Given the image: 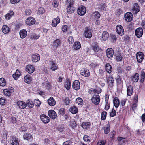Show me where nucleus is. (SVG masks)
Listing matches in <instances>:
<instances>
[{"instance_id":"nucleus-44","label":"nucleus","mask_w":145,"mask_h":145,"mask_svg":"<svg viewBox=\"0 0 145 145\" xmlns=\"http://www.w3.org/2000/svg\"><path fill=\"white\" fill-rule=\"evenodd\" d=\"M24 81L27 83H29L32 80L31 78L28 75H26L24 78Z\"/></svg>"},{"instance_id":"nucleus-59","label":"nucleus","mask_w":145,"mask_h":145,"mask_svg":"<svg viewBox=\"0 0 145 145\" xmlns=\"http://www.w3.org/2000/svg\"><path fill=\"white\" fill-rule=\"evenodd\" d=\"M31 12H32L31 10L30 9H27L25 11V14L26 16H29L31 14Z\"/></svg>"},{"instance_id":"nucleus-21","label":"nucleus","mask_w":145,"mask_h":145,"mask_svg":"<svg viewBox=\"0 0 145 145\" xmlns=\"http://www.w3.org/2000/svg\"><path fill=\"white\" fill-rule=\"evenodd\" d=\"M40 56L37 54H35L32 55V60L34 62H36L38 61L40 59Z\"/></svg>"},{"instance_id":"nucleus-58","label":"nucleus","mask_w":145,"mask_h":145,"mask_svg":"<svg viewBox=\"0 0 145 145\" xmlns=\"http://www.w3.org/2000/svg\"><path fill=\"white\" fill-rule=\"evenodd\" d=\"M116 114V110L114 109H112L111 112L110 113V117H113L115 116Z\"/></svg>"},{"instance_id":"nucleus-31","label":"nucleus","mask_w":145,"mask_h":145,"mask_svg":"<svg viewBox=\"0 0 145 145\" xmlns=\"http://www.w3.org/2000/svg\"><path fill=\"white\" fill-rule=\"evenodd\" d=\"M21 75V73L17 69L15 73L13 74L12 76L15 80H16Z\"/></svg>"},{"instance_id":"nucleus-9","label":"nucleus","mask_w":145,"mask_h":145,"mask_svg":"<svg viewBox=\"0 0 145 145\" xmlns=\"http://www.w3.org/2000/svg\"><path fill=\"white\" fill-rule=\"evenodd\" d=\"M139 7L137 3H135L133 5L132 12L133 14H137L139 11Z\"/></svg>"},{"instance_id":"nucleus-49","label":"nucleus","mask_w":145,"mask_h":145,"mask_svg":"<svg viewBox=\"0 0 145 145\" xmlns=\"http://www.w3.org/2000/svg\"><path fill=\"white\" fill-rule=\"evenodd\" d=\"M145 78V73L144 71H142L141 74V79H140V82L141 83H143L144 80Z\"/></svg>"},{"instance_id":"nucleus-57","label":"nucleus","mask_w":145,"mask_h":145,"mask_svg":"<svg viewBox=\"0 0 145 145\" xmlns=\"http://www.w3.org/2000/svg\"><path fill=\"white\" fill-rule=\"evenodd\" d=\"M44 12V10L42 7L39 8L38 10V13L39 14H42Z\"/></svg>"},{"instance_id":"nucleus-24","label":"nucleus","mask_w":145,"mask_h":145,"mask_svg":"<svg viewBox=\"0 0 145 145\" xmlns=\"http://www.w3.org/2000/svg\"><path fill=\"white\" fill-rule=\"evenodd\" d=\"M11 144L12 145H19L18 138L15 137H12L11 141Z\"/></svg>"},{"instance_id":"nucleus-36","label":"nucleus","mask_w":145,"mask_h":145,"mask_svg":"<svg viewBox=\"0 0 145 145\" xmlns=\"http://www.w3.org/2000/svg\"><path fill=\"white\" fill-rule=\"evenodd\" d=\"M116 59L118 61H121L122 59V57L121 53L120 52H118L115 54Z\"/></svg>"},{"instance_id":"nucleus-2","label":"nucleus","mask_w":145,"mask_h":145,"mask_svg":"<svg viewBox=\"0 0 145 145\" xmlns=\"http://www.w3.org/2000/svg\"><path fill=\"white\" fill-rule=\"evenodd\" d=\"M49 65L50 69L53 71L57 70L58 68V65L54 60L50 61Z\"/></svg>"},{"instance_id":"nucleus-43","label":"nucleus","mask_w":145,"mask_h":145,"mask_svg":"<svg viewBox=\"0 0 145 145\" xmlns=\"http://www.w3.org/2000/svg\"><path fill=\"white\" fill-rule=\"evenodd\" d=\"M104 132L105 134H107L109 132L110 127L109 123L106 124V126L104 127Z\"/></svg>"},{"instance_id":"nucleus-5","label":"nucleus","mask_w":145,"mask_h":145,"mask_svg":"<svg viewBox=\"0 0 145 145\" xmlns=\"http://www.w3.org/2000/svg\"><path fill=\"white\" fill-rule=\"evenodd\" d=\"M116 31L120 35L122 36L124 33V30L122 26L118 25L116 27Z\"/></svg>"},{"instance_id":"nucleus-8","label":"nucleus","mask_w":145,"mask_h":145,"mask_svg":"<svg viewBox=\"0 0 145 145\" xmlns=\"http://www.w3.org/2000/svg\"><path fill=\"white\" fill-rule=\"evenodd\" d=\"M143 33L142 29L141 27L136 29L135 31V35L138 38L141 37L143 34Z\"/></svg>"},{"instance_id":"nucleus-46","label":"nucleus","mask_w":145,"mask_h":145,"mask_svg":"<svg viewBox=\"0 0 145 145\" xmlns=\"http://www.w3.org/2000/svg\"><path fill=\"white\" fill-rule=\"evenodd\" d=\"M3 92L6 96H10L11 95V92H10V89H4L3 91Z\"/></svg>"},{"instance_id":"nucleus-6","label":"nucleus","mask_w":145,"mask_h":145,"mask_svg":"<svg viewBox=\"0 0 145 145\" xmlns=\"http://www.w3.org/2000/svg\"><path fill=\"white\" fill-rule=\"evenodd\" d=\"M86 8L83 6H80L77 10V13L80 15H83L86 13Z\"/></svg>"},{"instance_id":"nucleus-7","label":"nucleus","mask_w":145,"mask_h":145,"mask_svg":"<svg viewBox=\"0 0 145 145\" xmlns=\"http://www.w3.org/2000/svg\"><path fill=\"white\" fill-rule=\"evenodd\" d=\"M144 55L142 52H139L136 54V58L138 62L141 63L144 59Z\"/></svg>"},{"instance_id":"nucleus-38","label":"nucleus","mask_w":145,"mask_h":145,"mask_svg":"<svg viewBox=\"0 0 145 145\" xmlns=\"http://www.w3.org/2000/svg\"><path fill=\"white\" fill-rule=\"evenodd\" d=\"M90 126V124L89 122H83L82 124V127L85 129L89 128Z\"/></svg>"},{"instance_id":"nucleus-39","label":"nucleus","mask_w":145,"mask_h":145,"mask_svg":"<svg viewBox=\"0 0 145 145\" xmlns=\"http://www.w3.org/2000/svg\"><path fill=\"white\" fill-rule=\"evenodd\" d=\"M42 85L43 88L47 90H49L50 87V83L49 82L42 83Z\"/></svg>"},{"instance_id":"nucleus-60","label":"nucleus","mask_w":145,"mask_h":145,"mask_svg":"<svg viewBox=\"0 0 145 145\" xmlns=\"http://www.w3.org/2000/svg\"><path fill=\"white\" fill-rule=\"evenodd\" d=\"M68 40L69 44H72L74 42L73 37L72 36L69 37L68 38Z\"/></svg>"},{"instance_id":"nucleus-35","label":"nucleus","mask_w":145,"mask_h":145,"mask_svg":"<svg viewBox=\"0 0 145 145\" xmlns=\"http://www.w3.org/2000/svg\"><path fill=\"white\" fill-rule=\"evenodd\" d=\"M105 68L107 72L109 73H110L111 72L112 69L111 65L109 63L106 64Z\"/></svg>"},{"instance_id":"nucleus-37","label":"nucleus","mask_w":145,"mask_h":145,"mask_svg":"<svg viewBox=\"0 0 145 145\" xmlns=\"http://www.w3.org/2000/svg\"><path fill=\"white\" fill-rule=\"evenodd\" d=\"M139 79V75L138 73H135L132 77V81L135 82H136L138 81Z\"/></svg>"},{"instance_id":"nucleus-3","label":"nucleus","mask_w":145,"mask_h":145,"mask_svg":"<svg viewBox=\"0 0 145 145\" xmlns=\"http://www.w3.org/2000/svg\"><path fill=\"white\" fill-rule=\"evenodd\" d=\"M100 100V97L97 95H94L91 99L92 102L95 105H97L99 103Z\"/></svg>"},{"instance_id":"nucleus-10","label":"nucleus","mask_w":145,"mask_h":145,"mask_svg":"<svg viewBox=\"0 0 145 145\" xmlns=\"http://www.w3.org/2000/svg\"><path fill=\"white\" fill-rule=\"evenodd\" d=\"M35 22V19L33 17H28L26 20V23L29 25H31L34 24Z\"/></svg>"},{"instance_id":"nucleus-55","label":"nucleus","mask_w":145,"mask_h":145,"mask_svg":"<svg viewBox=\"0 0 145 145\" xmlns=\"http://www.w3.org/2000/svg\"><path fill=\"white\" fill-rule=\"evenodd\" d=\"M83 139L86 142H90V137L87 135H84V136Z\"/></svg>"},{"instance_id":"nucleus-30","label":"nucleus","mask_w":145,"mask_h":145,"mask_svg":"<svg viewBox=\"0 0 145 145\" xmlns=\"http://www.w3.org/2000/svg\"><path fill=\"white\" fill-rule=\"evenodd\" d=\"M14 13L12 10H10L9 12L5 16V19L7 20H9L11 17L14 15Z\"/></svg>"},{"instance_id":"nucleus-25","label":"nucleus","mask_w":145,"mask_h":145,"mask_svg":"<svg viewBox=\"0 0 145 145\" xmlns=\"http://www.w3.org/2000/svg\"><path fill=\"white\" fill-rule=\"evenodd\" d=\"M48 104L50 106H53L56 104L55 100L52 97H51L47 100Z\"/></svg>"},{"instance_id":"nucleus-53","label":"nucleus","mask_w":145,"mask_h":145,"mask_svg":"<svg viewBox=\"0 0 145 145\" xmlns=\"http://www.w3.org/2000/svg\"><path fill=\"white\" fill-rule=\"evenodd\" d=\"M6 84L5 80L3 78L0 79V85L1 86H4Z\"/></svg>"},{"instance_id":"nucleus-17","label":"nucleus","mask_w":145,"mask_h":145,"mask_svg":"<svg viewBox=\"0 0 145 145\" xmlns=\"http://www.w3.org/2000/svg\"><path fill=\"white\" fill-rule=\"evenodd\" d=\"M48 113L49 116L52 119H54L56 118L57 114L54 110H50L48 111Z\"/></svg>"},{"instance_id":"nucleus-1","label":"nucleus","mask_w":145,"mask_h":145,"mask_svg":"<svg viewBox=\"0 0 145 145\" xmlns=\"http://www.w3.org/2000/svg\"><path fill=\"white\" fill-rule=\"evenodd\" d=\"M69 3V5H68L67 8V11L69 14L74 13L75 10V8L73 6L74 4V0H70Z\"/></svg>"},{"instance_id":"nucleus-23","label":"nucleus","mask_w":145,"mask_h":145,"mask_svg":"<svg viewBox=\"0 0 145 145\" xmlns=\"http://www.w3.org/2000/svg\"><path fill=\"white\" fill-rule=\"evenodd\" d=\"M33 138L32 135L29 133H24L23 135V138L24 140H29Z\"/></svg>"},{"instance_id":"nucleus-40","label":"nucleus","mask_w":145,"mask_h":145,"mask_svg":"<svg viewBox=\"0 0 145 145\" xmlns=\"http://www.w3.org/2000/svg\"><path fill=\"white\" fill-rule=\"evenodd\" d=\"M92 16L93 19H98L100 17V14L98 12L95 11L92 14Z\"/></svg>"},{"instance_id":"nucleus-51","label":"nucleus","mask_w":145,"mask_h":145,"mask_svg":"<svg viewBox=\"0 0 145 145\" xmlns=\"http://www.w3.org/2000/svg\"><path fill=\"white\" fill-rule=\"evenodd\" d=\"M107 113L105 111H103L101 113V119L103 120H105Z\"/></svg>"},{"instance_id":"nucleus-32","label":"nucleus","mask_w":145,"mask_h":145,"mask_svg":"<svg viewBox=\"0 0 145 145\" xmlns=\"http://www.w3.org/2000/svg\"><path fill=\"white\" fill-rule=\"evenodd\" d=\"M66 82L65 83L64 86L67 90H68L70 89L71 87V82L68 79H66Z\"/></svg>"},{"instance_id":"nucleus-63","label":"nucleus","mask_w":145,"mask_h":145,"mask_svg":"<svg viewBox=\"0 0 145 145\" xmlns=\"http://www.w3.org/2000/svg\"><path fill=\"white\" fill-rule=\"evenodd\" d=\"M59 113L61 115H63L65 114V111L64 108H61L59 110Z\"/></svg>"},{"instance_id":"nucleus-41","label":"nucleus","mask_w":145,"mask_h":145,"mask_svg":"<svg viewBox=\"0 0 145 145\" xmlns=\"http://www.w3.org/2000/svg\"><path fill=\"white\" fill-rule=\"evenodd\" d=\"M69 111L73 114H75L78 112V110L76 107L73 106L70 108Z\"/></svg>"},{"instance_id":"nucleus-64","label":"nucleus","mask_w":145,"mask_h":145,"mask_svg":"<svg viewBox=\"0 0 145 145\" xmlns=\"http://www.w3.org/2000/svg\"><path fill=\"white\" fill-rule=\"evenodd\" d=\"M70 101L68 97H65L64 100V102L66 105H69L70 103Z\"/></svg>"},{"instance_id":"nucleus-15","label":"nucleus","mask_w":145,"mask_h":145,"mask_svg":"<svg viewBox=\"0 0 145 145\" xmlns=\"http://www.w3.org/2000/svg\"><path fill=\"white\" fill-rule=\"evenodd\" d=\"M72 87L75 90H78L80 88V84L79 81L77 80H75L73 83Z\"/></svg>"},{"instance_id":"nucleus-11","label":"nucleus","mask_w":145,"mask_h":145,"mask_svg":"<svg viewBox=\"0 0 145 145\" xmlns=\"http://www.w3.org/2000/svg\"><path fill=\"white\" fill-rule=\"evenodd\" d=\"M124 17L125 20L127 22L131 21L133 19V15L130 12H128L125 14Z\"/></svg>"},{"instance_id":"nucleus-29","label":"nucleus","mask_w":145,"mask_h":145,"mask_svg":"<svg viewBox=\"0 0 145 145\" xmlns=\"http://www.w3.org/2000/svg\"><path fill=\"white\" fill-rule=\"evenodd\" d=\"M2 31L5 34L8 33L10 31L9 28L6 25H4L2 28Z\"/></svg>"},{"instance_id":"nucleus-56","label":"nucleus","mask_w":145,"mask_h":145,"mask_svg":"<svg viewBox=\"0 0 145 145\" xmlns=\"http://www.w3.org/2000/svg\"><path fill=\"white\" fill-rule=\"evenodd\" d=\"M34 103L35 105L37 106L38 107H39L41 104V102L38 99L35 100Z\"/></svg>"},{"instance_id":"nucleus-14","label":"nucleus","mask_w":145,"mask_h":145,"mask_svg":"<svg viewBox=\"0 0 145 145\" xmlns=\"http://www.w3.org/2000/svg\"><path fill=\"white\" fill-rule=\"evenodd\" d=\"M106 54L107 57L109 58H112L114 54L113 50L111 48H108L106 51Z\"/></svg>"},{"instance_id":"nucleus-42","label":"nucleus","mask_w":145,"mask_h":145,"mask_svg":"<svg viewBox=\"0 0 145 145\" xmlns=\"http://www.w3.org/2000/svg\"><path fill=\"white\" fill-rule=\"evenodd\" d=\"M93 50L95 52L96 54L98 52L101 51V49L97 45H94L92 46Z\"/></svg>"},{"instance_id":"nucleus-12","label":"nucleus","mask_w":145,"mask_h":145,"mask_svg":"<svg viewBox=\"0 0 145 145\" xmlns=\"http://www.w3.org/2000/svg\"><path fill=\"white\" fill-rule=\"evenodd\" d=\"M40 118L42 121L44 123H47L50 121V118L48 117L45 114L41 115Z\"/></svg>"},{"instance_id":"nucleus-48","label":"nucleus","mask_w":145,"mask_h":145,"mask_svg":"<svg viewBox=\"0 0 145 145\" xmlns=\"http://www.w3.org/2000/svg\"><path fill=\"white\" fill-rule=\"evenodd\" d=\"M7 132L5 130L3 132L2 138L3 141H5L7 138Z\"/></svg>"},{"instance_id":"nucleus-13","label":"nucleus","mask_w":145,"mask_h":145,"mask_svg":"<svg viewBox=\"0 0 145 145\" xmlns=\"http://www.w3.org/2000/svg\"><path fill=\"white\" fill-rule=\"evenodd\" d=\"M16 104L18 106L19 108L24 109L26 108L27 104L25 102L21 101H18L16 102Z\"/></svg>"},{"instance_id":"nucleus-19","label":"nucleus","mask_w":145,"mask_h":145,"mask_svg":"<svg viewBox=\"0 0 145 145\" xmlns=\"http://www.w3.org/2000/svg\"><path fill=\"white\" fill-rule=\"evenodd\" d=\"M26 70L27 72L31 74L35 70V68L33 65H28L26 66Z\"/></svg>"},{"instance_id":"nucleus-28","label":"nucleus","mask_w":145,"mask_h":145,"mask_svg":"<svg viewBox=\"0 0 145 145\" xmlns=\"http://www.w3.org/2000/svg\"><path fill=\"white\" fill-rule=\"evenodd\" d=\"M19 34L21 38H25L27 35V32L26 30L23 29L20 31Z\"/></svg>"},{"instance_id":"nucleus-61","label":"nucleus","mask_w":145,"mask_h":145,"mask_svg":"<svg viewBox=\"0 0 145 145\" xmlns=\"http://www.w3.org/2000/svg\"><path fill=\"white\" fill-rule=\"evenodd\" d=\"M106 7V5L104 4H103L99 7V9L100 11H103L105 9Z\"/></svg>"},{"instance_id":"nucleus-33","label":"nucleus","mask_w":145,"mask_h":145,"mask_svg":"<svg viewBox=\"0 0 145 145\" xmlns=\"http://www.w3.org/2000/svg\"><path fill=\"white\" fill-rule=\"evenodd\" d=\"M113 103L116 108H117L120 105V101L117 97H115L114 99Z\"/></svg>"},{"instance_id":"nucleus-4","label":"nucleus","mask_w":145,"mask_h":145,"mask_svg":"<svg viewBox=\"0 0 145 145\" xmlns=\"http://www.w3.org/2000/svg\"><path fill=\"white\" fill-rule=\"evenodd\" d=\"M80 74L85 77H88L90 75L89 70L86 68L82 69L80 71Z\"/></svg>"},{"instance_id":"nucleus-45","label":"nucleus","mask_w":145,"mask_h":145,"mask_svg":"<svg viewBox=\"0 0 145 145\" xmlns=\"http://www.w3.org/2000/svg\"><path fill=\"white\" fill-rule=\"evenodd\" d=\"M27 106L30 108H32L34 106L33 102L30 100H28L26 102Z\"/></svg>"},{"instance_id":"nucleus-52","label":"nucleus","mask_w":145,"mask_h":145,"mask_svg":"<svg viewBox=\"0 0 145 145\" xmlns=\"http://www.w3.org/2000/svg\"><path fill=\"white\" fill-rule=\"evenodd\" d=\"M106 142V141L105 140H99L97 145H105Z\"/></svg>"},{"instance_id":"nucleus-20","label":"nucleus","mask_w":145,"mask_h":145,"mask_svg":"<svg viewBox=\"0 0 145 145\" xmlns=\"http://www.w3.org/2000/svg\"><path fill=\"white\" fill-rule=\"evenodd\" d=\"M107 79L108 86L110 87H112L113 85L114 81V78L112 76H110Z\"/></svg>"},{"instance_id":"nucleus-62","label":"nucleus","mask_w":145,"mask_h":145,"mask_svg":"<svg viewBox=\"0 0 145 145\" xmlns=\"http://www.w3.org/2000/svg\"><path fill=\"white\" fill-rule=\"evenodd\" d=\"M97 91V89L93 88H90L89 90V93L90 94H93L96 93Z\"/></svg>"},{"instance_id":"nucleus-26","label":"nucleus","mask_w":145,"mask_h":145,"mask_svg":"<svg viewBox=\"0 0 145 145\" xmlns=\"http://www.w3.org/2000/svg\"><path fill=\"white\" fill-rule=\"evenodd\" d=\"M133 89V87L131 85H129L127 86V95L128 96H130L132 94Z\"/></svg>"},{"instance_id":"nucleus-50","label":"nucleus","mask_w":145,"mask_h":145,"mask_svg":"<svg viewBox=\"0 0 145 145\" xmlns=\"http://www.w3.org/2000/svg\"><path fill=\"white\" fill-rule=\"evenodd\" d=\"M60 40L59 39H57L54 41V47L57 48V47L60 44Z\"/></svg>"},{"instance_id":"nucleus-16","label":"nucleus","mask_w":145,"mask_h":145,"mask_svg":"<svg viewBox=\"0 0 145 145\" xmlns=\"http://www.w3.org/2000/svg\"><path fill=\"white\" fill-rule=\"evenodd\" d=\"M138 100V96L137 95H136L134 97L132 105V108L133 110L136 109L137 106Z\"/></svg>"},{"instance_id":"nucleus-18","label":"nucleus","mask_w":145,"mask_h":145,"mask_svg":"<svg viewBox=\"0 0 145 145\" xmlns=\"http://www.w3.org/2000/svg\"><path fill=\"white\" fill-rule=\"evenodd\" d=\"M84 33L85 36L86 38H90L92 35L91 31L88 28L86 29Z\"/></svg>"},{"instance_id":"nucleus-34","label":"nucleus","mask_w":145,"mask_h":145,"mask_svg":"<svg viewBox=\"0 0 145 145\" xmlns=\"http://www.w3.org/2000/svg\"><path fill=\"white\" fill-rule=\"evenodd\" d=\"M81 47V45L80 43L78 42H76L74 43L73 48L74 50H76L80 49Z\"/></svg>"},{"instance_id":"nucleus-47","label":"nucleus","mask_w":145,"mask_h":145,"mask_svg":"<svg viewBox=\"0 0 145 145\" xmlns=\"http://www.w3.org/2000/svg\"><path fill=\"white\" fill-rule=\"evenodd\" d=\"M83 100L80 98H78L76 100V102L78 105H83Z\"/></svg>"},{"instance_id":"nucleus-22","label":"nucleus","mask_w":145,"mask_h":145,"mask_svg":"<svg viewBox=\"0 0 145 145\" xmlns=\"http://www.w3.org/2000/svg\"><path fill=\"white\" fill-rule=\"evenodd\" d=\"M60 22V20L59 17L54 18L52 21V26L55 27Z\"/></svg>"},{"instance_id":"nucleus-27","label":"nucleus","mask_w":145,"mask_h":145,"mask_svg":"<svg viewBox=\"0 0 145 145\" xmlns=\"http://www.w3.org/2000/svg\"><path fill=\"white\" fill-rule=\"evenodd\" d=\"M109 36V34L107 31H103L102 35V40L105 41L108 39Z\"/></svg>"},{"instance_id":"nucleus-54","label":"nucleus","mask_w":145,"mask_h":145,"mask_svg":"<svg viewBox=\"0 0 145 145\" xmlns=\"http://www.w3.org/2000/svg\"><path fill=\"white\" fill-rule=\"evenodd\" d=\"M39 37V36L35 34H32L30 36V38L32 39H37Z\"/></svg>"}]
</instances>
